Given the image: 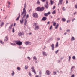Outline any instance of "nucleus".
Returning a JSON list of instances; mask_svg holds the SVG:
<instances>
[{
  "label": "nucleus",
  "mask_w": 77,
  "mask_h": 77,
  "mask_svg": "<svg viewBox=\"0 0 77 77\" xmlns=\"http://www.w3.org/2000/svg\"><path fill=\"white\" fill-rule=\"evenodd\" d=\"M24 5V8L23 9V12H22L21 14V15H23V18L25 17V15H26V14L27 13L26 11V3H25Z\"/></svg>",
  "instance_id": "obj_1"
},
{
  "label": "nucleus",
  "mask_w": 77,
  "mask_h": 77,
  "mask_svg": "<svg viewBox=\"0 0 77 77\" xmlns=\"http://www.w3.org/2000/svg\"><path fill=\"white\" fill-rule=\"evenodd\" d=\"M33 26H35V30H39V25L38 23H34Z\"/></svg>",
  "instance_id": "obj_2"
},
{
  "label": "nucleus",
  "mask_w": 77,
  "mask_h": 77,
  "mask_svg": "<svg viewBox=\"0 0 77 77\" xmlns=\"http://www.w3.org/2000/svg\"><path fill=\"white\" fill-rule=\"evenodd\" d=\"M44 7H38L36 8V10L37 11H44Z\"/></svg>",
  "instance_id": "obj_3"
},
{
  "label": "nucleus",
  "mask_w": 77,
  "mask_h": 77,
  "mask_svg": "<svg viewBox=\"0 0 77 77\" xmlns=\"http://www.w3.org/2000/svg\"><path fill=\"white\" fill-rule=\"evenodd\" d=\"M15 42L16 44H17V45H22V42H21L20 41H16Z\"/></svg>",
  "instance_id": "obj_4"
},
{
  "label": "nucleus",
  "mask_w": 77,
  "mask_h": 77,
  "mask_svg": "<svg viewBox=\"0 0 77 77\" xmlns=\"http://www.w3.org/2000/svg\"><path fill=\"white\" fill-rule=\"evenodd\" d=\"M33 16L35 18H38V15L36 13H34L33 14Z\"/></svg>",
  "instance_id": "obj_5"
},
{
  "label": "nucleus",
  "mask_w": 77,
  "mask_h": 77,
  "mask_svg": "<svg viewBox=\"0 0 77 77\" xmlns=\"http://www.w3.org/2000/svg\"><path fill=\"white\" fill-rule=\"evenodd\" d=\"M23 35H24V33L23 32H20L18 33V35L19 36H22Z\"/></svg>",
  "instance_id": "obj_6"
},
{
  "label": "nucleus",
  "mask_w": 77,
  "mask_h": 77,
  "mask_svg": "<svg viewBox=\"0 0 77 77\" xmlns=\"http://www.w3.org/2000/svg\"><path fill=\"white\" fill-rule=\"evenodd\" d=\"M26 17V15L24 17H24V15H23V17L22 20H20V23H21V24H23V22L24 21V18H25V17Z\"/></svg>",
  "instance_id": "obj_7"
},
{
  "label": "nucleus",
  "mask_w": 77,
  "mask_h": 77,
  "mask_svg": "<svg viewBox=\"0 0 77 77\" xmlns=\"http://www.w3.org/2000/svg\"><path fill=\"white\" fill-rule=\"evenodd\" d=\"M31 69L32 70V72H34L35 74H36V71H35V69H34V67H32L31 68Z\"/></svg>",
  "instance_id": "obj_8"
},
{
  "label": "nucleus",
  "mask_w": 77,
  "mask_h": 77,
  "mask_svg": "<svg viewBox=\"0 0 77 77\" xmlns=\"http://www.w3.org/2000/svg\"><path fill=\"white\" fill-rule=\"evenodd\" d=\"M45 8H48V2L46 1V4L45 5Z\"/></svg>",
  "instance_id": "obj_9"
},
{
  "label": "nucleus",
  "mask_w": 77,
  "mask_h": 77,
  "mask_svg": "<svg viewBox=\"0 0 77 77\" xmlns=\"http://www.w3.org/2000/svg\"><path fill=\"white\" fill-rule=\"evenodd\" d=\"M46 74H47L48 75H49L50 74V71L48 70H47L46 72Z\"/></svg>",
  "instance_id": "obj_10"
},
{
  "label": "nucleus",
  "mask_w": 77,
  "mask_h": 77,
  "mask_svg": "<svg viewBox=\"0 0 77 77\" xmlns=\"http://www.w3.org/2000/svg\"><path fill=\"white\" fill-rule=\"evenodd\" d=\"M62 2H63V0H59V3L58 4V5H59V4L60 5H62Z\"/></svg>",
  "instance_id": "obj_11"
},
{
  "label": "nucleus",
  "mask_w": 77,
  "mask_h": 77,
  "mask_svg": "<svg viewBox=\"0 0 77 77\" xmlns=\"http://www.w3.org/2000/svg\"><path fill=\"white\" fill-rule=\"evenodd\" d=\"M50 12H48V13H45L44 14L45 16H48V15H50Z\"/></svg>",
  "instance_id": "obj_12"
},
{
  "label": "nucleus",
  "mask_w": 77,
  "mask_h": 77,
  "mask_svg": "<svg viewBox=\"0 0 77 77\" xmlns=\"http://www.w3.org/2000/svg\"><path fill=\"white\" fill-rule=\"evenodd\" d=\"M51 46L52 47V50H54V44H52Z\"/></svg>",
  "instance_id": "obj_13"
},
{
  "label": "nucleus",
  "mask_w": 77,
  "mask_h": 77,
  "mask_svg": "<svg viewBox=\"0 0 77 77\" xmlns=\"http://www.w3.org/2000/svg\"><path fill=\"white\" fill-rule=\"evenodd\" d=\"M8 36H6L5 38L4 41H8Z\"/></svg>",
  "instance_id": "obj_14"
},
{
  "label": "nucleus",
  "mask_w": 77,
  "mask_h": 77,
  "mask_svg": "<svg viewBox=\"0 0 77 77\" xmlns=\"http://www.w3.org/2000/svg\"><path fill=\"white\" fill-rule=\"evenodd\" d=\"M27 19H25V23H24V25H26V24H27Z\"/></svg>",
  "instance_id": "obj_15"
},
{
  "label": "nucleus",
  "mask_w": 77,
  "mask_h": 77,
  "mask_svg": "<svg viewBox=\"0 0 77 77\" xmlns=\"http://www.w3.org/2000/svg\"><path fill=\"white\" fill-rule=\"evenodd\" d=\"M43 54L44 56H47V54L45 52H43Z\"/></svg>",
  "instance_id": "obj_16"
},
{
  "label": "nucleus",
  "mask_w": 77,
  "mask_h": 77,
  "mask_svg": "<svg viewBox=\"0 0 77 77\" xmlns=\"http://www.w3.org/2000/svg\"><path fill=\"white\" fill-rule=\"evenodd\" d=\"M26 45H28V44H31V43L29 42H26L25 43Z\"/></svg>",
  "instance_id": "obj_17"
},
{
  "label": "nucleus",
  "mask_w": 77,
  "mask_h": 77,
  "mask_svg": "<svg viewBox=\"0 0 77 77\" xmlns=\"http://www.w3.org/2000/svg\"><path fill=\"white\" fill-rule=\"evenodd\" d=\"M58 46H59V43L58 42H57L56 44L55 47H58Z\"/></svg>",
  "instance_id": "obj_18"
},
{
  "label": "nucleus",
  "mask_w": 77,
  "mask_h": 77,
  "mask_svg": "<svg viewBox=\"0 0 77 77\" xmlns=\"http://www.w3.org/2000/svg\"><path fill=\"white\" fill-rule=\"evenodd\" d=\"M47 20V17H44L42 18V20L43 21H45Z\"/></svg>",
  "instance_id": "obj_19"
},
{
  "label": "nucleus",
  "mask_w": 77,
  "mask_h": 77,
  "mask_svg": "<svg viewBox=\"0 0 77 77\" xmlns=\"http://www.w3.org/2000/svg\"><path fill=\"white\" fill-rule=\"evenodd\" d=\"M58 26H59V24L57 23V25H56L55 26V29H57V28L58 27Z\"/></svg>",
  "instance_id": "obj_20"
},
{
  "label": "nucleus",
  "mask_w": 77,
  "mask_h": 77,
  "mask_svg": "<svg viewBox=\"0 0 77 77\" xmlns=\"http://www.w3.org/2000/svg\"><path fill=\"white\" fill-rule=\"evenodd\" d=\"M50 2H51V5H53V3H54V2H53V1H52V0H51L50 1Z\"/></svg>",
  "instance_id": "obj_21"
},
{
  "label": "nucleus",
  "mask_w": 77,
  "mask_h": 77,
  "mask_svg": "<svg viewBox=\"0 0 77 77\" xmlns=\"http://www.w3.org/2000/svg\"><path fill=\"white\" fill-rule=\"evenodd\" d=\"M62 20L64 22H65L66 21V19L65 18H62Z\"/></svg>",
  "instance_id": "obj_22"
},
{
  "label": "nucleus",
  "mask_w": 77,
  "mask_h": 77,
  "mask_svg": "<svg viewBox=\"0 0 77 77\" xmlns=\"http://www.w3.org/2000/svg\"><path fill=\"white\" fill-rule=\"evenodd\" d=\"M3 25H4V22H2L0 26L2 27Z\"/></svg>",
  "instance_id": "obj_23"
},
{
  "label": "nucleus",
  "mask_w": 77,
  "mask_h": 77,
  "mask_svg": "<svg viewBox=\"0 0 77 77\" xmlns=\"http://www.w3.org/2000/svg\"><path fill=\"white\" fill-rule=\"evenodd\" d=\"M74 40H75V38H74V37H72L71 40L72 41H74Z\"/></svg>",
  "instance_id": "obj_24"
},
{
  "label": "nucleus",
  "mask_w": 77,
  "mask_h": 77,
  "mask_svg": "<svg viewBox=\"0 0 77 77\" xmlns=\"http://www.w3.org/2000/svg\"><path fill=\"white\" fill-rule=\"evenodd\" d=\"M33 59H34L35 60H37V58L36 57L34 56L33 57Z\"/></svg>",
  "instance_id": "obj_25"
},
{
  "label": "nucleus",
  "mask_w": 77,
  "mask_h": 77,
  "mask_svg": "<svg viewBox=\"0 0 77 77\" xmlns=\"http://www.w3.org/2000/svg\"><path fill=\"white\" fill-rule=\"evenodd\" d=\"M25 69H27V68H28V66H25Z\"/></svg>",
  "instance_id": "obj_26"
},
{
  "label": "nucleus",
  "mask_w": 77,
  "mask_h": 77,
  "mask_svg": "<svg viewBox=\"0 0 77 77\" xmlns=\"http://www.w3.org/2000/svg\"><path fill=\"white\" fill-rule=\"evenodd\" d=\"M52 14H56V11L54 10L53 11L52 13Z\"/></svg>",
  "instance_id": "obj_27"
},
{
  "label": "nucleus",
  "mask_w": 77,
  "mask_h": 77,
  "mask_svg": "<svg viewBox=\"0 0 77 77\" xmlns=\"http://www.w3.org/2000/svg\"><path fill=\"white\" fill-rule=\"evenodd\" d=\"M56 22L53 23V26H56Z\"/></svg>",
  "instance_id": "obj_28"
},
{
  "label": "nucleus",
  "mask_w": 77,
  "mask_h": 77,
  "mask_svg": "<svg viewBox=\"0 0 77 77\" xmlns=\"http://www.w3.org/2000/svg\"><path fill=\"white\" fill-rule=\"evenodd\" d=\"M12 75V76H13V75H15V73H14V71H13V73H12L11 74Z\"/></svg>",
  "instance_id": "obj_29"
},
{
  "label": "nucleus",
  "mask_w": 77,
  "mask_h": 77,
  "mask_svg": "<svg viewBox=\"0 0 77 77\" xmlns=\"http://www.w3.org/2000/svg\"><path fill=\"white\" fill-rule=\"evenodd\" d=\"M37 4H38V5H40V2L39 1H38L37 2Z\"/></svg>",
  "instance_id": "obj_30"
},
{
  "label": "nucleus",
  "mask_w": 77,
  "mask_h": 77,
  "mask_svg": "<svg viewBox=\"0 0 77 77\" xmlns=\"http://www.w3.org/2000/svg\"><path fill=\"white\" fill-rule=\"evenodd\" d=\"M52 28H53V26L52 25H51L49 29L50 30H51Z\"/></svg>",
  "instance_id": "obj_31"
},
{
  "label": "nucleus",
  "mask_w": 77,
  "mask_h": 77,
  "mask_svg": "<svg viewBox=\"0 0 77 77\" xmlns=\"http://www.w3.org/2000/svg\"><path fill=\"white\" fill-rule=\"evenodd\" d=\"M12 26H13V24H11V26H10V27H9L10 29H11V28H12Z\"/></svg>",
  "instance_id": "obj_32"
},
{
  "label": "nucleus",
  "mask_w": 77,
  "mask_h": 77,
  "mask_svg": "<svg viewBox=\"0 0 77 77\" xmlns=\"http://www.w3.org/2000/svg\"><path fill=\"white\" fill-rule=\"evenodd\" d=\"M71 56H69V62L70 60H71Z\"/></svg>",
  "instance_id": "obj_33"
},
{
  "label": "nucleus",
  "mask_w": 77,
  "mask_h": 77,
  "mask_svg": "<svg viewBox=\"0 0 77 77\" xmlns=\"http://www.w3.org/2000/svg\"><path fill=\"white\" fill-rule=\"evenodd\" d=\"M17 69H18V70H20V69H21V68L20 67H18L17 68Z\"/></svg>",
  "instance_id": "obj_34"
},
{
  "label": "nucleus",
  "mask_w": 77,
  "mask_h": 77,
  "mask_svg": "<svg viewBox=\"0 0 77 77\" xmlns=\"http://www.w3.org/2000/svg\"><path fill=\"white\" fill-rule=\"evenodd\" d=\"M0 42L1 43V44H4L2 40H0Z\"/></svg>",
  "instance_id": "obj_35"
},
{
  "label": "nucleus",
  "mask_w": 77,
  "mask_h": 77,
  "mask_svg": "<svg viewBox=\"0 0 77 77\" xmlns=\"http://www.w3.org/2000/svg\"><path fill=\"white\" fill-rule=\"evenodd\" d=\"M53 74H54V75H56V72H53Z\"/></svg>",
  "instance_id": "obj_36"
},
{
  "label": "nucleus",
  "mask_w": 77,
  "mask_h": 77,
  "mask_svg": "<svg viewBox=\"0 0 77 77\" xmlns=\"http://www.w3.org/2000/svg\"><path fill=\"white\" fill-rule=\"evenodd\" d=\"M15 30L14 28H13L12 29V32L14 33V31Z\"/></svg>",
  "instance_id": "obj_37"
},
{
  "label": "nucleus",
  "mask_w": 77,
  "mask_h": 77,
  "mask_svg": "<svg viewBox=\"0 0 77 77\" xmlns=\"http://www.w3.org/2000/svg\"><path fill=\"white\" fill-rule=\"evenodd\" d=\"M72 58L73 59H75V56H73Z\"/></svg>",
  "instance_id": "obj_38"
},
{
  "label": "nucleus",
  "mask_w": 77,
  "mask_h": 77,
  "mask_svg": "<svg viewBox=\"0 0 77 77\" xmlns=\"http://www.w3.org/2000/svg\"><path fill=\"white\" fill-rule=\"evenodd\" d=\"M19 18H20V17H17V19H16V21H18V20H19Z\"/></svg>",
  "instance_id": "obj_39"
},
{
  "label": "nucleus",
  "mask_w": 77,
  "mask_h": 77,
  "mask_svg": "<svg viewBox=\"0 0 77 77\" xmlns=\"http://www.w3.org/2000/svg\"><path fill=\"white\" fill-rule=\"evenodd\" d=\"M59 51V50H57L56 51L55 53L56 54L58 53V52Z\"/></svg>",
  "instance_id": "obj_40"
},
{
  "label": "nucleus",
  "mask_w": 77,
  "mask_h": 77,
  "mask_svg": "<svg viewBox=\"0 0 77 77\" xmlns=\"http://www.w3.org/2000/svg\"><path fill=\"white\" fill-rule=\"evenodd\" d=\"M39 74H40V77H41V71H40L39 73Z\"/></svg>",
  "instance_id": "obj_41"
},
{
  "label": "nucleus",
  "mask_w": 77,
  "mask_h": 77,
  "mask_svg": "<svg viewBox=\"0 0 77 77\" xmlns=\"http://www.w3.org/2000/svg\"><path fill=\"white\" fill-rule=\"evenodd\" d=\"M8 4H9V5H11V3L10 2H9V1H8Z\"/></svg>",
  "instance_id": "obj_42"
},
{
  "label": "nucleus",
  "mask_w": 77,
  "mask_h": 77,
  "mask_svg": "<svg viewBox=\"0 0 77 77\" xmlns=\"http://www.w3.org/2000/svg\"><path fill=\"white\" fill-rule=\"evenodd\" d=\"M70 22V20H69L67 21V23H69Z\"/></svg>",
  "instance_id": "obj_43"
},
{
  "label": "nucleus",
  "mask_w": 77,
  "mask_h": 77,
  "mask_svg": "<svg viewBox=\"0 0 77 77\" xmlns=\"http://www.w3.org/2000/svg\"><path fill=\"white\" fill-rule=\"evenodd\" d=\"M29 18V15L27 14L26 15V18Z\"/></svg>",
  "instance_id": "obj_44"
},
{
  "label": "nucleus",
  "mask_w": 77,
  "mask_h": 77,
  "mask_svg": "<svg viewBox=\"0 0 77 77\" xmlns=\"http://www.w3.org/2000/svg\"><path fill=\"white\" fill-rule=\"evenodd\" d=\"M74 66H73L71 68V69H72L73 68H74Z\"/></svg>",
  "instance_id": "obj_45"
},
{
  "label": "nucleus",
  "mask_w": 77,
  "mask_h": 77,
  "mask_svg": "<svg viewBox=\"0 0 77 77\" xmlns=\"http://www.w3.org/2000/svg\"><path fill=\"white\" fill-rule=\"evenodd\" d=\"M74 20H75V18L73 19L72 20V22H74Z\"/></svg>",
  "instance_id": "obj_46"
},
{
  "label": "nucleus",
  "mask_w": 77,
  "mask_h": 77,
  "mask_svg": "<svg viewBox=\"0 0 77 77\" xmlns=\"http://www.w3.org/2000/svg\"><path fill=\"white\" fill-rule=\"evenodd\" d=\"M57 41H59V40H60V39L59 38H57Z\"/></svg>",
  "instance_id": "obj_47"
},
{
  "label": "nucleus",
  "mask_w": 77,
  "mask_h": 77,
  "mask_svg": "<svg viewBox=\"0 0 77 77\" xmlns=\"http://www.w3.org/2000/svg\"><path fill=\"white\" fill-rule=\"evenodd\" d=\"M55 8H56V7H55V6H54L53 8V9H54Z\"/></svg>",
  "instance_id": "obj_48"
},
{
  "label": "nucleus",
  "mask_w": 77,
  "mask_h": 77,
  "mask_svg": "<svg viewBox=\"0 0 77 77\" xmlns=\"http://www.w3.org/2000/svg\"><path fill=\"white\" fill-rule=\"evenodd\" d=\"M71 77H74V74L72 75L71 76Z\"/></svg>",
  "instance_id": "obj_49"
},
{
  "label": "nucleus",
  "mask_w": 77,
  "mask_h": 77,
  "mask_svg": "<svg viewBox=\"0 0 77 77\" xmlns=\"http://www.w3.org/2000/svg\"><path fill=\"white\" fill-rule=\"evenodd\" d=\"M28 58L29 59V60H30V58L29 57H28Z\"/></svg>",
  "instance_id": "obj_50"
},
{
  "label": "nucleus",
  "mask_w": 77,
  "mask_h": 77,
  "mask_svg": "<svg viewBox=\"0 0 77 77\" xmlns=\"http://www.w3.org/2000/svg\"><path fill=\"white\" fill-rule=\"evenodd\" d=\"M65 7H63V11H65Z\"/></svg>",
  "instance_id": "obj_51"
},
{
  "label": "nucleus",
  "mask_w": 77,
  "mask_h": 77,
  "mask_svg": "<svg viewBox=\"0 0 77 77\" xmlns=\"http://www.w3.org/2000/svg\"><path fill=\"white\" fill-rule=\"evenodd\" d=\"M29 75H30V76H32V75L31 74V73H29Z\"/></svg>",
  "instance_id": "obj_52"
},
{
  "label": "nucleus",
  "mask_w": 77,
  "mask_h": 77,
  "mask_svg": "<svg viewBox=\"0 0 77 77\" xmlns=\"http://www.w3.org/2000/svg\"><path fill=\"white\" fill-rule=\"evenodd\" d=\"M47 24H50V22L49 21H48L47 22Z\"/></svg>",
  "instance_id": "obj_53"
},
{
  "label": "nucleus",
  "mask_w": 77,
  "mask_h": 77,
  "mask_svg": "<svg viewBox=\"0 0 77 77\" xmlns=\"http://www.w3.org/2000/svg\"><path fill=\"white\" fill-rule=\"evenodd\" d=\"M68 1L67 0L66 1V4H68Z\"/></svg>",
  "instance_id": "obj_54"
},
{
  "label": "nucleus",
  "mask_w": 77,
  "mask_h": 77,
  "mask_svg": "<svg viewBox=\"0 0 77 77\" xmlns=\"http://www.w3.org/2000/svg\"><path fill=\"white\" fill-rule=\"evenodd\" d=\"M70 31V30L68 29L67 30V32H69Z\"/></svg>",
  "instance_id": "obj_55"
},
{
  "label": "nucleus",
  "mask_w": 77,
  "mask_h": 77,
  "mask_svg": "<svg viewBox=\"0 0 77 77\" xmlns=\"http://www.w3.org/2000/svg\"><path fill=\"white\" fill-rule=\"evenodd\" d=\"M18 17H20V13L19 14V16Z\"/></svg>",
  "instance_id": "obj_56"
},
{
  "label": "nucleus",
  "mask_w": 77,
  "mask_h": 77,
  "mask_svg": "<svg viewBox=\"0 0 77 77\" xmlns=\"http://www.w3.org/2000/svg\"><path fill=\"white\" fill-rule=\"evenodd\" d=\"M75 8H76V9H77V5H75Z\"/></svg>",
  "instance_id": "obj_57"
},
{
  "label": "nucleus",
  "mask_w": 77,
  "mask_h": 77,
  "mask_svg": "<svg viewBox=\"0 0 77 77\" xmlns=\"http://www.w3.org/2000/svg\"><path fill=\"white\" fill-rule=\"evenodd\" d=\"M19 49H21V46L19 47Z\"/></svg>",
  "instance_id": "obj_58"
},
{
  "label": "nucleus",
  "mask_w": 77,
  "mask_h": 77,
  "mask_svg": "<svg viewBox=\"0 0 77 77\" xmlns=\"http://www.w3.org/2000/svg\"><path fill=\"white\" fill-rule=\"evenodd\" d=\"M15 25H16V23H15L14 24V26L15 27Z\"/></svg>",
  "instance_id": "obj_59"
},
{
  "label": "nucleus",
  "mask_w": 77,
  "mask_h": 77,
  "mask_svg": "<svg viewBox=\"0 0 77 77\" xmlns=\"http://www.w3.org/2000/svg\"><path fill=\"white\" fill-rule=\"evenodd\" d=\"M77 13L76 12H75L74 13V15H75V14H76Z\"/></svg>",
  "instance_id": "obj_60"
},
{
  "label": "nucleus",
  "mask_w": 77,
  "mask_h": 77,
  "mask_svg": "<svg viewBox=\"0 0 77 77\" xmlns=\"http://www.w3.org/2000/svg\"><path fill=\"white\" fill-rule=\"evenodd\" d=\"M50 17L51 18H53V16H50Z\"/></svg>",
  "instance_id": "obj_61"
},
{
  "label": "nucleus",
  "mask_w": 77,
  "mask_h": 77,
  "mask_svg": "<svg viewBox=\"0 0 77 77\" xmlns=\"http://www.w3.org/2000/svg\"><path fill=\"white\" fill-rule=\"evenodd\" d=\"M29 35H32V33H29Z\"/></svg>",
  "instance_id": "obj_62"
},
{
  "label": "nucleus",
  "mask_w": 77,
  "mask_h": 77,
  "mask_svg": "<svg viewBox=\"0 0 77 77\" xmlns=\"http://www.w3.org/2000/svg\"><path fill=\"white\" fill-rule=\"evenodd\" d=\"M45 1V0H42V2H44Z\"/></svg>",
  "instance_id": "obj_63"
},
{
  "label": "nucleus",
  "mask_w": 77,
  "mask_h": 77,
  "mask_svg": "<svg viewBox=\"0 0 77 77\" xmlns=\"http://www.w3.org/2000/svg\"><path fill=\"white\" fill-rule=\"evenodd\" d=\"M8 8H9V5H8Z\"/></svg>",
  "instance_id": "obj_64"
}]
</instances>
